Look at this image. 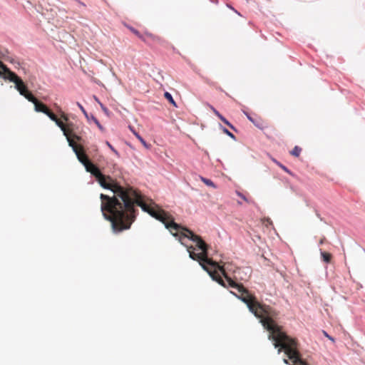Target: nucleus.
<instances>
[{
	"label": "nucleus",
	"instance_id": "f8f14e48",
	"mask_svg": "<svg viewBox=\"0 0 365 365\" xmlns=\"http://www.w3.org/2000/svg\"><path fill=\"white\" fill-rule=\"evenodd\" d=\"M164 96L165 98L170 103H172L174 106H176V103H175V101H174V99L173 98V96H171V94L168 92H165L164 93Z\"/></svg>",
	"mask_w": 365,
	"mask_h": 365
},
{
	"label": "nucleus",
	"instance_id": "f257e3e1",
	"mask_svg": "<svg viewBox=\"0 0 365 365\" xmlns=\"http://www.w3.org/2000/svg\"><path fill=\"white\" fill-rule=\"evenodd\" d=\"M132 210L123 209L124 216L122 219V223L125 226L128 225L129 228L130 227L135 218V205L140 206L144 211L162 222L174 236H179L180 241L187 237L195 242L196 247L201 250V252L195 253L193 246L187 247L190 257L197 261L212 279L217 282L220 285L224 287L229 286L237 290L238 294H235V296L245 303L249 310L260 319L263 327L269 331V339L282 328L274 321V319L278 316V312L275 309L268 305L259 303L255 296L251 294L242 284L237 283L227 275L224 266L220 265L208 257V245L201 237L175 223L173 218L168 212L160 208L154 202L146 203L139 192H137L136 197L132 198Z\"/></svg>",
	"mask_w": 365,
	"mask_h": 365
},
{
	"label": "nucleus",
	"instance_id": "4be33fe9",
	"mask_svg": "<svg viewBox=\"0 0 365 365\" xmlns=\"http://www.w3.org/2000/svg\"><path fill=\"white\" fill-rule=\"evenodd\" d=\"M223 132L226 133L227 135L230 136L231 138H235V135L232 133H230L227 129L224 128Z\"/></svg>",
	"mask_w": 365,
	"mask_h": 365
},
{
	"label": "nucleus",
	"instance_id": "9d476101",
	"mask_svg": "<svg viewBox=\"0 0 365 365\" xmlns=\"http://www.w3.org/2000/svg\"><path fill=\"white\" fill-rule=\"evenodd\" d=\"M321 256L322 259L327 263H329L331 260L332 257L330 253L326 252H321Z\"/></svg>",
	"mask_w": 365,
	"mask_h": 365
},
{
	"label": "nucleus",
	"instance_id": "4468645a",
	"mask_svg": "<svg viewBox=\"0 0 365 365\" xmlns=\"http://www.w3.org/2000/svg\"><path fill=\"white\" fill-rule=\"evenodd\" d=\"M201 180L207 185L208 186H210V187H216V186L215 185L214 182L210 180V179H207V178H205L203 177H201Z\"/></svg>",
	"mask_w": 365,
	"mask_h": 365
},
{
	"label": "nucleus",
	"instance_id": "b1692460",
	"mask_svg": "<svg viewBox=\"0 0 365 365\" xmlns=\"http://www.w3.org/2000/svg\"><path fill=\"white\" fill-rule=\"evenodd\" d=\"M325 241H326V238H325V237H322V238H321V240H319V244H320V245H322V244H324V243L325 242Z\"/></svg>",
	"mask_w": 365,
	"mask_h": 365
},
{
	"label": "nucleus",
	"instance_id": "39448f33",
	"mask_svg": "<svg viewBox=\"0 0 365 365\" xmlns=\"http://www.w3.org/2000/svg\"><path fill=\"white\" fill-rule=\"evenodd\" d=\"M140 40L150 47H152L154 43L163 44L164 43V40L161 37L149 32H145Z\"/></svg>",
	"mask_w": 365,
	"mask_h": 365
},
{
	"label": "nucleus",
	"instance_id": "7c9ffc66",
	"mask_svg": "<svg viewBox=\"0 0 365 365\" xmlns=\"http://www.w3.org/2000/svg\"><path fill=\"white\" fill-rule=\"evenodd\" d=\"M95 101H98L96 97H95Z\"/></svg>",
	"mask_w": 365,
	"mask_h": 365
},
{
	"label": "nucleus",
	"instance_id": "c85d7f7f",
	"mask_svg": "<svg viewBox=\"0 0 365 365\" xmlns=\"http://www.w3.org/2000/svg\"><path fill=\"white\" fill-rule=\"evenodd\" d=\"M100 104H101V106L102 107L103 110H106V108H104L101 103H100Z\"/></svg>",
	"mask_w": 365,
	"mask_h": 365
},
{
	"label": "nucleus",
	"instance_id": "ddd939ff",
	"mask_svg": "<svg viewBox=\"0 0 365 365\" xmlns=\"http://www.w3.org/2000/svg\"><path fill=\"white\" fill-rule=\"evenodd\" d=\"M46 114L51 120L56 121L58 118L57 116L51 112L49 109L47 110V111L44 113Z\"/></svg>",
	"mask_w": 365,
	"mask_h": 365
},
{
	"label": "nucleus",
	"instance_id": "2eb2a0df",
	"mask_svg": "<svg viewBox=\"0 0 365 365\" xmlns=\"http://www.w3.org/2000/svg\"><path fill=\"white\" fill-rule=\"evenodd\" d=\"M262 224L267 227L273 225L272 221L269 217H264L262 220Z\"/></svg>",
	"mask_w": 365,
	"mask_h": 365
},
{
	"label": "nucleus",
	"instance_id": "f3484780",
	"mask_svg": "<svg viewBox=\"0 0 365 365\" xmlns=\"http://www.w3.org/2000/svg\"><path fill=\"white\" fill-rule=\"evenodd\" d=\"M220 119L231 129L235 130V127L225 118L222 116Z\"/></svg>",
	"mask_w": 365,
	"mask_h": 365
},
{
	"label": "nucleus",
	"instance_id": "f03ea898",
	"mask_svg": "<svg viewBox=\"0 0 365 365\" xmlns=\"http://www.w3.org/2000/svg\"><path fill=\"white\" fill-rule=\"evenodd\" d=\"M68 145L72 148L78 160L84 165L87 172L91 173L99 182L101 186L113 191V196L101 194V209L104 217L111 222L113 232H120L129 229V225L122 223L123 218V209L132 210V198L136 197L138 192L131 186H122L115 182L110 176L104 175L101 170L88 159L81 143L83 138L73 132V127L70 130Z\"/></svg>",
	"mask_w": 365,
	"mask_h": 365
},
{
	"label": "nucleus",
	"instance_id": "aec40b11",
	"mask_svg": "<svg viewBox=\"0 0 365 365\" xmlns=\"http://www.w3.org/2000/svg\"><path fill=\"white\" fill-rule=\"evenodd\" d=\"M92 120H93V122L96 124V125L101 129V130H103V126L101 125V123H99V121L94 117V116H92Z\"/></svg>",
	"mask_w": 365,
	"mask_h": 365
},
{
	"label": "nucleus",
	"instance_id": "6e6552de",
	"mask_svg": "<svg viewBox=\"0 0 365 365\" xmlns=\"http://www.w3.org/2000/svg\"><path fill=\"white\" fill-rule=\"evenodd\" d=\"M247 118L258 128L263 130L267 128V123L260 117L253 118L248 114H246Z\"/></svg>",
	"mask_w": 365,
	"mask_h": 365
},
{
	"label": "nucleus",
	"instance_id": "dca6fc26",
	"mask_svg": "<svg viewBox=\"0 0 365 365\" xmlns=\"http://www.w3.org/2000/svg\"><path fill=\"white\" fill-rule=\"evenodd\" d=\"M130 30L131 32H133L137 37H138L140 39H141L143 34L140 33L138 30L133 27H130Z\"/></svg>",
	"mask_w": 365,
	"mask_h": 365
},
{
	"label": "nucleus",
	"instance_id": "412c9836",
	"mask_svg": "<svg viewBox=\"0 0 365 365\" xmlns=\"http://www.w3.org/2000/svg\"><path fill=\"white\" fill-rule=\"evenodd\" d=\"M77 105L79 107V108L81 109V110L84 113V115L86 116H87V113H86L85 108L83 107V106L79 103H77Z\"/></svg>",
	"mask_w": 365,
	"mask_h": 365
},
{
	"label": "nucleus",
	"instance_id": "393cba45",
	"mask_svg": "<svg viewBox=\"0 0 365 365\" xmlns=\"http://www.w3.org/2000/svg\"><path fill=\"white\" fill-rule=\"evenodd\" d=\"M106 144L108 145V147L113 151H115L114 148H113V146L108 143L107 142Z\"/></svg>",
	"mask_w": 365,
	"mask_h": 365
},
{
	"label": "nucleus",
	"instance_id": "20e7f679",
	"mask_svg": "<svg viewBox=\"0 0 365 365\" xmlns=\"http://www.w3.org/2000/svg\"><path fill=\"white\" fill-rule=\"evenodd\" d=\"M0 76L5 80L14 82L16 89L19 93L24 96L27 100L31 96H34L27 88V86L14 72L11 71L7 66L0 61Z\"/></svg>",
	"mask_w": 365,
	"mask_h": 365
},
{
	"label": "nucleus",
	"instance_id": "7ed1b4c3",
	"mask_svg": "<svg viewBox=\"0 0 365 365\" xmlns=\"http://www.w3.org/2000/svg\"><path fill=\"white\" fill-rule=\"evenodd\" d=\"M269 339L273 341L275 348H279L278 353L284 351L289 359L292 361V365H310L301 358L298 350V343L295 339L289 336L282 328L276 332Z\"/></svg>",
	"mask_w": 365,
	"mask_h": 365
},
{
	"label": "nucleus",
	"instance_id": "5701e85b",
	"mask_svg": "<svg viewBox=\"0 0 365 365\" xmlns=\"http://www.w3.org/2000/svg\"><path fill=\"white\" fill-rule=\"evenodd\" d=\"M61 118L65 121H68V116L66 115V114H65L64 113H62L61 115Z\"/></svg>",
	"mask_w": 365,
	"mask_h": 365
},
{
	"label": "nucleus",
	"instance_id": "a878e982",
	"mask_svg": "<svg viewBox=\"0 0 365 365\" xmlns=\"http://www.w3.org/2000/svg\"><path fill=\"white\" fill-rule=\"evenodd\" d=\"M281 168H282L284 171H286V172L289 173L288 169H287L285 166H284V165H281Z\"/></svg>",
	"mask_w": 365,
	"mask_h": 365
},
{
	"label": "nucleus",
	"instance_id": "1a4fd4ad",
	"mask_svg": "<svg viewBox=\"0 0 365 365\" xmlns=\"http://www.w3.org/2000/svg\"><path fill=\"white\" fill-rule=\"evenodd\" d=\"M130 130L132 131V133L135 135V137L140 141V143L145 147L148 148V145L145 140L137 133L135 130L131 127L129 126Z\"/></svg>",
	"mask_w": 365,
	"mask_h": 365
},
{
	"label": "nucleus",
	"instance_id": "c756f323",
	"mask_svg": "<svg viewBox=\"0 0 365 365\" xmlns=\"http://www.w3.org/2000/svg\"><path fill=\"white\" fill-rule=\"evenodd\" d=\"M100 104H101V106L102 107L103 110H106V108H104L101 103H100Z\"/></svg>",
	"mask_w": 365,
	"mask_h": 365
},
{
	"label": "nucleus",
	"instance_id": "6ab92c4d",
	"mask_svg": "<svg viewBox=\"0 0 365 365\" xmlns=\"http://www.w3.org/2000/svg\"><path fill=\"white\" fill-rule=\"evenodd\" d=\"M210 108L219 118H220L222 116L213 106H210Z\"/></svg>",
	"mask_w": 365,
	"mask_h": 365
},
{
	"label": "nucleus",
	"instance_id": "cd10ccee",
	"mask_svg": "<svg viewBox=\"0 0 365 365\" xmlns=\"http://www.w3.org/2000/svg\"><path fill=\"white\" fill-rule=\"evenodd\" d=\"M325 335H326V336H327L329 339H331V340L334 341V339H333V338H331V337H330V336H329L328 334H327L326 333H325Z\"/></svg>",
	"mask_w": 365,
	"mask_h": 365
},
{
	"label": "nucleus",
	"instance_id": "a211bd4d",
	"mask_svg": "<svg viewBox=\"0 0 365 365\" xmlns=\"http://www.w3.org/2000/svg\"><path fill=\"white\" fill-rule=\"evenodd\" d=\"M237 195L241 197L244 201L247 202H251L250 200H249L246 197L245 195H244L242 193H241L240 192H238L237 191L236 192Z\"/></svg>",
	"mask_w": 365,
	"mask_h": 365
},
{
	"label": "nucleus",
	"instance_id": "9b49d317",
	"mask_svg": "<svg viewBox=\"0 0 365 365\" xmlns=\"http://www.w3.org/2000/svg\"><path fill=\"white\" fill-rule=\"evenodd\" d=\"M302 148L297 145L294 146L292 150L290 151V154L295 157H299L301 154Z\"/></svg>",
	"mask_w": 365,
	"mask_h": 365
},
{
	"label": "nucleus",
	"instance_id": "bb28decb",
	"mask_svg": "<svg viewBox=\"0 0 365 365\" xmlns=\"http://www.w3.org/2000/svg\"><path fill=\"white\" fill-rule=\"evenodd\" d=\"M283 361H284V364H289V363L288 360H287V359H284Z\"/></svg>",
	"mask_w": 365,
	"mask_h": 365
},
{
	"label": "nucleus",
	"instance_id": "423d86ee",
	"mask_svg": "<svg viewBox=\"0 0 365 365\" xmlns=\"http://www.w3.org/2000/svg\"><path fill=\"white\" fill-rule=\"evenodd\" d=\"M28 101L34 104L35 110L36 112H41V113H45L47 111V110L48 109L45 104L38 101L37 100V98L36 97H34V96H29V98H28Z\"/></svg>",
	"mask_w": 365,
	"mask_h": 365
},
{
	"label": "nucleus",
	"instance_id": "0eeeda50",
	"mask_svg": "<svg viewBox=\"0 0 365 365\" xmlns=\"http://www.w3.org/2000/svg\"><path fill=\"white\" fill-rule=\"evenodd\" d=\"M56 124L61 128V130L63 131V135L66 137V138H68V135H70L69 132L71 128L73 127V123H68L65 124L62 120L58 118L56 121H55Z\"/></svg>",
	"mask_w": 365,
	"mask_h": 365
}]
</instances>
